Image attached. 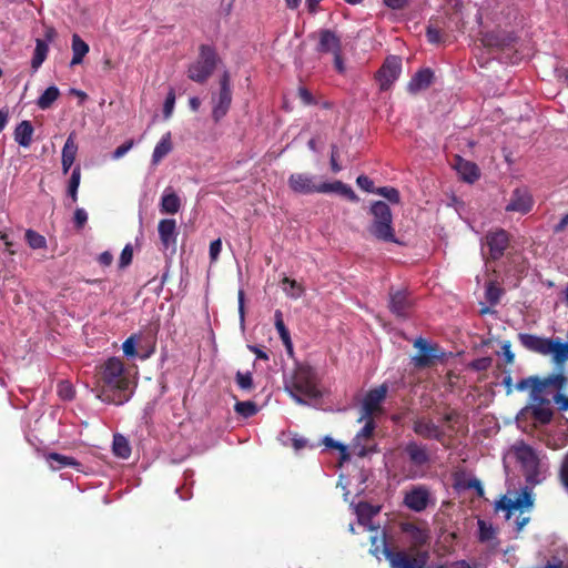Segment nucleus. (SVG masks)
Listing matches in <instances>:
<instances>
[{
    "instance_id": "26",
    "label": "nucleus",
    "mask_w": 568,
    "mask_h": 568,
    "mask_svg": "<svg viewBox=\"0 0 568 568\" xmlns=\"http://www.w3.org/2000/svg\"><path fill=\"white\" fill-rule=\"evenodd\" d=\"M433 79L434 72L430 69H422L417 71L407 83V91L412 94H416L422 90H426L433 83Z\"/></svg>"
},
{
    "instance_id": "5",
    "label": "nucleus",
    "mask_w": 568,
    "mask_h": 568,
    "mask_svg": "<svg viewBox=\"0 0 568 568\" xmlns=\"http://www.w3.org/2000/svg\"><path fill=\"white\" fill-rule=\"evenodd\" d=\"M565 382V374L557 373L550 374L547 377L540 378L538 376H529L520 379L516 385L515 389L518 392L530 390V400L540 402L541 394H550V388H560Z\"/></svg>"
},
{
    "instance_id": "50",
    "label": "nucleus",
    "mask_w": 568,
    "mask_h": 568,
    "mask_svg": "<svg viewBox=\"0 0 568 568\" xmlns=\"http://www.w3.org/2000/svg\"><path fill=\"white\" fill-rule=\"evenodd\" d=\"M426 37L430 43L438 44L442 42V31L439 28L433 26L432 22L427 26Z\"/></svg>"
},
{
    "instance_id": "30",
    "label": "nucleus",
    "mask_w": 568,
    "mask_h": 568,
    "mask_svg": "<svg viewBox=\"0 0 568 568\" xmlns=\"http://www.w3.org/2000/svg\"><path fill=\"white\" fill-rule=\"evenodd\" d=\"M33 132H34V129L31 124L30 121L28 120H24L22 122H20L16 130H14V141L23 146V148H28L30 146L31 142H32V135H33Z\"/></svg>"
},
{
    "instance_id": "61",
    "label": "nucleus",
    "mask_w": 568,
    "mask_h": 568,
    "mask_svg": "<svg viewBox=\"0 0 568 568\" xmlns=\"http://www.w3.org/2000/svg\"><path fill=\"white\" fill-rule=\"evenodd\" d=\"M385 6L393 10H403L408 7L410 0H383Z\"/></svg>"
},
{
    "instance_id": "12",
    "label": "nucleus",
    "mask_w": 568,
    "mask_h": 568,
    "mask_svg": "<svg viewBox=\"0 0 568 568\" xmlns=\"http://www.w3.org/2000/svg\"><path fill=\"white\" fill-rule=\"evenodd\" d=\"M232 103L231 78L227 71H224L220 79V92L214 102L212 118L214 122H220L229 112Z\"/></svg>"
},
{
    "instance_id": "23",
    "label": "nucleus",
    "mask_w": 568,
    "mask_h": 568,
    "mask_svg": "<svg viewBox=\"0 0 568 568\" xmlns=\"http://www.w3.org/2000/svg\"><path fill=\"white\" fill-rule=\"evenodd\" d=\"M160 241L163 250H169L176 244V222L173 219H163L158 225Z\"/></svg>"
},
{
    "instance_id": "56",
    "label": "nucleus",
    "mask_w": 568,
    "mask_h": 568,
    "mask_svg": "<svg viewBox=\"0 0 568 568\" xmlns=\"http://www.w3.org/2000/svg\"><path fill=\"white\" fill-rule=\"evenodd\" d=\"M479 527V539L481 541L489 540L493 538L494 530L490 526H487L484 520H478Z\"/></svg>"
},
{
    "instance_id": "35",
    "label": "nucleus",
    "mask_w": 568,
    "mask_h": 568,
    "mask_svg": "<svg viewBox=\"0 0 568 568\" xmlns=\"http://www.w3.org/2000/svg\"><path fill=\"white\" fill-rule=\"evenodd\" d=\"M160 207L162 213L175 214L181 207V200L174 192L164 193L161 199Z\"/></svg>"
},
{
    "instance_id": "51",
    "label": "nucleus",
    "mask_w": 568,
    "mask_h": 568,
    "mask_svg": "<svg viewBox=\"0 0 568 568\" xmlns=\"http://www.w3.org/2000/svg\"><path fill=\"white\" fill-rule=\"evenodd\" d=\"M122 349L125 356L134 357L136 356V339L135 336L132 335L128 337L122 344Z\"/></svg>"
},
{
    "instance_id": "64",
    "label": "nucleus",
    "mask_w": 568,
    "mask_h": 568,
    "mask_svg": "<svg viewBox=\"0 0 568 568\" xmlns=\"http://www.w3.org/2000/svg\"><path fill=\"white\" fill-rule=\"evenodd\" d=\"M568 227V213L565 214L560 221L554 226L552 231L555 234H559L566 231Z\"/></svg>"
},
{
    "instance_id": "21",
    "label": "nucleus",
    "mask_w": 568,
    "mask_h": 568,
    "mask_svg": "<svg viewBox=\"0 0 568 568\" xmlns=\"http://www.w3.org/2000/svg\"><path fill=\"white\" fill-rule=\"evenodd\" d=\"M316 51L320 53H332L334 55L342 51L341 38L329 29L320 30Z\"/></svg>"
},
{
    "instance_id": "14",
    "label": "nucleus",
    "mask_w": 568,
    "mask_h": 568,
    "mask_svg": "<svg viewBox=\"0 0 568 568\" xmlns=\"http://www.w3.org/2000/svg\"><path fill=\"white\" fill-rule=\"evenodd\" d=\"M414 302L407 290L389 291L388 307L390 312L399 318H407L412 312Z\"/></svg>"
},
{
    "instance_id": "32",
    "label": "nucleus",
    "mask_w": 568,
    "mask_h": 568,
    "mask_svg": "<svg viewBox=\"0 0 568 568\" xmlns=\"http://www.w3.org/2000/svg\"><path fill=\"white\" fill-rule=\"evenodd\" d=\"M72 52L73 57L71 60V65L80 64L83 58L89 52V45L85 41L81 39V37L77 33L72 36Z\"/></svg>"
},
{
    "instance_id": "15",
    "label": "nucleus",
    "mask_w": 568,
    "mask_h": 568,
    "mask_svg": "<svg viewBox=\"0 0 568 568\" xmlns=\"http://www.w3.org/2000/svg\"><path fill=\"white\" fill-rule=\"evenodd\" d=\"M532 497L530 491L526 489L523 490V493L516 498L511 499L507 497L506 495H503L500 499H498L495 503V511H505L506 513V519H510L511 514L514 510L528 508L532 506Z\"/></svg>"
},
{
    "instance_id": "55",
    "label": "nucleus",
    "mask_w": 568,
    "mask_h": 568,
    "mask_svg": "<svg viewBox=\"0 0 568 568\" xmlns=\"http://www.w3.org/2000/svg\"><path fill=\"white\" fill-rule=\"evenodd\" d=\"M356 183L362 190L376 193V189H374V182L368 176L359 175L356 180Z\"/></svg>"
},
{
    "instance_id": "46",
    "label": "nucleus",
    "mask_w": 568,
    "mask_h": 568,
    "mask_svg": "<svg viewBox=\"0 0 568 568\" xmlns=\"http://www.w3.org/2000/svg\"><path fill=\"white\" fill-rule=\"evenodd\" d=\"M558 479L568 493V453L564 456L558 471Z\"/></svg>"
},
{
    "instance_id": "10",
    "label": "nucleus",
    "mask_w": 568,
    "mask_h": 568,
    "mask_svg": "<svg viewBox=\"0 0 568 568\" xmlns=\"http://www.w3.org/2000/svg\"><path fill=\"white\" fill-rule=\"evenodd\" d=\"M414 347L418 353L412 357V363L418 369L433 367L445 357V353L437 344H430L423 337L415 339Z\"/></svg>"
},
{
    "instance_id": "18",
    "label": "nucleus",
    "mask_w": 568,
    "mask_h": 568,
    "mask_svg": "<svg viewBox=\"0 0 568 568\" xmlns=\"http://www.w3.org/2000/svg\"><path fill=\"white\" fill-rule=\"evenodd\" d=\"M387 386L385 384L367 392L363 400V417H373L374 414L382 412V403L386 398Z\"/></svg>"
},
{
    "instance_id": "45",
    "label": "nucleus",
    "mask_w": 568,
    "mask_h": 568,
    "mask_svg": "<svg viewBox=\"0 0 568 568\" xmlns=\"http://www.w3.org/2000/svg\"><path fill=\"white\" fill-rule=\"evenodd\" d=\"M366 419L364 427L358 432L355 437L356 442L361 439H369L373 436V432L375 429V422L373 417H364Z\"/></svg>"
},
{
    "instance_id": "22",
    "label": "nucleus",
    "mask_w": 568,
    "mask_h": 568,
    "mask_svg": "<svg viewBox=\"0 0 568 568\" xmlns=\"http://www.w3.org/2000/svg\"><path fill=\"white\" fill-rule=\"evenodd\" d=\"M518 341L526 349L547 356L550 338L540 337L528 333H519Z\"/></svg>"
},
{
    "instance_id": "41",
    "label": "nucleus",
    "mask_w": 568,
    "mask_h": 568,
    "mask_svg": "<svg viewBox=\"0 0 568 568\" xmlns=\"http://www.w3.org/2000/svg\"><path fill=\"white\" fill-rule=\"evenodd\" d=\"M234 409L237 414L244 417H251L257 413L255 403L251 400L237 402L234 406Z\"/></svg>"
},
{
    "instance_id": "27",
    "label": "nucleus",
    "mask_w": 568,
    "mask_h": 568,
    "mask_svg": "<svg viewBox=\"0 0 568 568\" xmlns=\"http://www.w3.org/2000/svg\"><path fill=\"white\" fill-rule=\"evenodd\" d=\"M78 152V144L75 142V133L71 132L67 138V141L62 149L61 164L64 174L69 172L72 164L74 163Z\"/></svg>"
},
{
    "instance_id": "7",
    "label": "nucleus",
    "mask_w": 568,
    "mask_h": 568,
    "mask_svg": "<svg viewBox=\"0 0 568 568\" xmlns=\"http://www.w3.org/2000/svg\"><path fill=\"white\" fill-rule=\"evenodd\" d=\"M199 58L187 69V77L197 83H204L214 72L219 57L215 49L207 44L200 45Z\"/></svg>"
},
{
    "instance_id": "17",
    "label": "nucleus",
    "mask_w": 568,
    "mask_h": 568,
    "mask_svg": "<svg viewBox=\"0 0 568 568\" xmlns=\"http://www.w3.org/2000/svg\"><path fill=\"white\" fill-rule=\"evenodd\" d=\"M534 206V199L528 189L517 187L513 191L510 199L505 206L507 212L527 214Z\"/></svg>"
},
{
    "instance_id": "11",
    "label": "nucleus",
    "mask_w": 568,
    "mask_h": 568,
    "mask_svg": "<svg viewBox=\"0 0 568 568\" xmlns=\"http://www.w3.org/2000/svg\"><path fill=\"white\" fill-rule=\"evenodd\" d=\"M402 72V59L397 55H389L376 72V80L382 91L390 89Z\"/></svg>"
},
{
    "instance_id": "31",
    "label": "nucleus",
    "mask_w": 568,
    "mask_h": 568,
    "mask_svg": "<svg viewBox=\"0 0 568 568\" xmlns=\"http://www.w3.org/2000/svg\"><path fill=\"white\" fill-rule=\"evenodd\" d=\"M568 386V376L565 375V382L560 388H550L551 399L556 405L558 410L568 412V396L565 394Z\"/></svg>"
},
{
    "instance_id": "53",
    "label": "nucleus",
    "mask_w": 568,
    "mask_h": 568,
    "mask_svg": "<svg viewBox=\"0 0 568 568\" xmlns=\"http://www.w3.org/2000/svg\"><path fill=\"white\" fill-rule=\"evenodd\" d=\"M174 104H175V93L173 90H171L168 93L166 99L164 101V105H163V114H164L165 119H168L172 115Z\"/></svg>"
},
{
    "instance_id": "16",
    "label": "nucleus",
    "mask_w": 568,
    "mask_h": 568,
    "mask_svg": "<svg viewBox=\"0 0 568 568\" xmlns=\"http://www.w3.org/2000/svg\"><path fill=\"white\" fill-rule=\"evenodd\" d=\"M412 428L417 436L424 439H435L444 444L445 432L429 417L422 416L415 418Z\"/></svg>"
},
{
    "instance_id": "54",
    "label": "nucleus",
    "mask_w": 568,
    "mask_h": 568,
    "mask_svg": "<svg viewBox=\"0 0 568 568\" xmlns=\"http://www.w3.org/2000/svg\"><path fill=\"white\" fill-rule=\"evenodd\" d=\"M282 283L288 284L291 286V288L294 290V292L287 293V295H290L291 297L298 298L303 294L304 290H303L302 285L298 284L295 280H292V278L285 276L282 280Z\"/></svg>"
},
{
    "instance_id": "28",
    "label": "nucleus",
    "mask_w": 568,
    "mask_h": 568,
    "mask_svg": "<svg viewBox=\"0 0 568 568\" xmlns=\"http://www.w3.org/2000/svg\"><path fill=\"white\" fill-rule=\"evenodd\" d=\"M402 530L408 535L414 547H422L428 542L429 531L427 528L419 527L413 523H405Z\"/></svg>"
},
{
    "instance_id": "58",
    "label": "nucleus",
    "mask_w": 568,
    "mask_h": 568,
    "mask_svg": "<svg viewBox=\"0 0 568 568\" xmlns=\"http://www.w3.org/2000/svg\"><path fill=\"white\" fill-rule=\"evenodd\" d=\"M337 159H338V149H337V146L335 144H333L332 145L329 164H331V170L334 173H338L342 170V166L339 165Z\"/></svg>"
},
{
    "instance_id": "57",
    "label": "nucleus",
    "mask_w": 568,
    "mask_h": 568,
    "mask_svg": "<svg viewBox=\"0 0 568 568\" xmlns=\"http://www.w3.org/2000/svg\"><path fill=\"white\" fill-rule=\"evenodd\" d=\"M59 395L64 399H72L74 390L68 382H61L59 384Z\"/></svg>"
},
{
    "instance_id": "49",
    "label": "nucleus",
    "mask_w": 568,
    "mask_h": 568,
    "mask_svg": "<svg viewBox=\"0 0 568 568\" xmlns=\"http://www.w3.org/2000/svg\"><path fill=\"white\" fill-rule=\"evenodd\" d=\"M297 97L300 98L304 105H314L317 103L312 92L305 87H300L297 89Z\"/></svg>"
},
{
    "instance_id": "34",
    "label": "nucleus",
    "mask_w": 568,
    "mask_h": 568,
    "mask_svg": "<svg viewBox=\"0 0 568 568\" xmlns=\"http://www.w3.org/2000/svg\"><path fill=\"white\" fill-rule=\"evenodd\" d=\"M172 150L171 133H165L161 140L156 143L153 154L152 162L159 163L164 156H166Z\"/></svg>"
},
{
    "instance_id": "47",
    "label": "nucleus",
    "mask_w": 568,
    "mask_h": 568,
    "mask_svg": "<svg viewBox=\"0 0 568 568\" xmlns=\"http://www.w3.org/2000/svg\"><path fill=\"white\" fill-rule=\"evenodd\" d=\"M133 258V248L131 244H126L124 248L121 252L120 260H119V267L125 268L132 263Z\"/></svg>"
},
{
    "instance_id": "20",
    "label": "nucleus",
    "mask_w": 568,
    "mask_h": 568,
    "mask_svg": "<svg viewBox=\"0 0 568 568\" xmlns=\"http://www.w3.org/2000/svg\"><path fill=\"white\" fill-rule=\"evenodd\" d=\"M383 552L392 568H422L419 561L404 550L392 549L385 544Z\"/></svg>"
},
{
    "instance_id": "24",
    "label": "nucleus",
    "mask_w": 568,
    "mask_h": 568,
    "mask_svg": "<svg viewBox=\"0 0 568 568\" xmlns=\"http://www.w3.org/2000/svg\"><path fill=\"white\" fill-rule=\"evenodd\" d=\"M453 166L462 176V179L468 183H473L479 178V169L477 164L467 161L459 155L454 158Z\"/></svg>"
},
{
    "instance_id": "1",
    "label": "nucleus",
    "mask_w": 568,
    "mask_h": 568,
    "mask_svg": "<svg viewBox=\"0 0 568 568\" xmlns=\"http://www.w3.org/2000/svg\"><path fill=\"white\" fill-rule=\"evenodd\" d=\"M98 398L122 405L131 397L130 378L123 362L118 357L108 358L95 374Z\"/></svg>"
},
{
    "instance_id": "38",
    "label": "nucleus",
    "mask_w": 568,
    "mask_h": 568,
    "mask_svg": "<svg viewBox=\"0 0 568 568\" xmlns=\"http://www.w3.org/2000/svg\"><path fill=\"white\" fill-rule=\"evenodd\" d=\"M60 97V90L55 85H51L38 98L37 105L41 110H48Z\"/></svg>"
},
{
    "instance_id": "44",
    "label": "nucleus",
    "mask_w": 568,
    "mask_h": 568,
    "mask_svg": "<svg viewBox=\"0 0 568 568\" xmlns=\"http://www.w3.org/2000/svg\"><path fill=\"white\" fill-rule=\"evenodd\" d=\"M486 300L490 305H496L503 295V290L495 285L493 282L488 283L486 287Z\"/></svg>"
},
{
    "instance_id": "13",
    "label": "nucleus",
    "mask_w": 568,
    "mask_h": 568,
    "mask_svg": "<svg viewBox=\"0 0 568 568\" xmlns=\"http://www.w3.org/2000/svg\"><path fill=\"white\" fill-rule=\"evenodd\" d=\"M483 44L491 52L515 51L516 37L506 31H494L486 33L481 39Z\"/></svg>"
},
{
    "instance_id": "9",
    "label": "nucleus",
    "mask_w": 568,
    "mask_h": 568,
    "mask_svg": "<svg viewBox=\"0 0 568 568\" xmlns=\"http://www.w3.org/2000/svg\"><path fill=\"white\" fill-rule=\"evenodd\" d=\"M509 246V234L504 229L487 232L481 242V254L487 261L501 258Z\"/></svg>"
},
{
    "instance_id": "33",
    "label": "nucleus",
    "mask_w": 568,
    "mask_h": 568,
    "mask_svg": "<svg viewBox=\"0 0 568 568\" xmlns=\"http://www.w3.org/2000/svg\"><path fill=\"white\" fill-rule=\"evenodd\" d=\"M275 328L278 332L280 338L282 339L286 349L291 353L293 351L292 339L287 327L283 321V313L281 310H276L274 313Z\"/></svg>"
},
{
    "instance_id": "37",
    "label": "nucleus",
    "mask_w": 568,
    "mask_h": 568,
    "mask_svg": "<svg viewBox=\"0 0 568 568\" xmlns=\"http://www.w3.org/2000/svg\"><path fill=\"white\" fill-rule=\"evenodd\" d=\"M49 45L45 40L37 39L36 49L31 60V68L37 71L47 59Z\"/></svg>"
},
{
    "instance_id": "3",
    "label": "nucleus",
    "mask_w": 568,
    "mask_h": 568,
    "mask_svg": "<svg viewBox=\"0 0 568 568\" xmlns=\"http://www.w3.org/2000/svg\"><path fill=\"white\" fill-rule=\"evenodd\" d=\"M291 396L297 404L304 405L303 397L315 399L322 396L317 387L316 373L311 366H298L294 372L290 385L286 386Z\"/></svg>"
},
{
    "instance_id": "42",
    "label": "nucleus",
    "mask_w": 568,
    "mask_h": 568,
    "mask_svg": "<svg viewBox=\"0 0 568 568\" xmlns=\"http://www.w3.org/2000/svg\"><path fill=\"white\" fill-rule=\"evenodd\" d=\"M376 194L387 199L390 203L398 204L400 195L397 189L393 186H382L376 189Z\"/></svg>"
},
{
    "instance_id": "48",
    "label": "nucleus",
    "mask_w": 568,
    "mask_h": 568,
    "mask_svg": "<svg viewBox=\"0 0 568 568\" xmlns=\"http://www.w3.org/2000/svg\"><path fill=\"white\" fill-rule=\"evenodd\" d=\"M491 364H493L491 357H480V358L474 359L469 364V367L477 372H484V371H487L491 366Z\"/></svg>"
},
{
    "instance_id": "62",
    "label": "nucleus",
    "mask_w": 568,
    "mask_h": 568,
    "mask_svg": "<svg viewBox=\"0 0 568 568\" xmlns=\"http://www.w3.org/2000/svg\"><path fill=\"white\" fill-rule=\"evenodd\" d=\"M0 240L3 242L4 248L10 255L16 254V251L13 250L14 244L6 231H0Z\"/></svg>"
},
{
    "instance_id": "25",
    "label": "nucleus",
    "mask_w": 568,
    "mask_h": 568,
    "mask_svg": "<svg viewBox=\"0 0 568 568\" xmlns=\"http://www.w3.org/2000/svg\"><path fill=\"white\" fill-rule=\"evenodd\" d=\"M550 394H541L542 403L532 402L531 406V416L539 424L546 425L549 424L554 417V412L549 407L550 398H548Z\"/></svg>"
},
{
    "instance_id": "19",
    "label": "nucleus",
    "mask_w": 568,
    "mask_h": 568,
    "mask_svg": "<svg viewBox=\"0 0 568 568\" xmlns=\"http://www.w3.org/2000/svg\"><path fill=\"white\" fill-rule=\"evenodd\" d=\"M430 494L427 487L416 486L405 494L404 504L410 510L420 513L428 506Z\"/></svg>"
},
{
    "instance_id": "8",
    "label": "nucleus",
    "mask_w": 568,
    "mask_h": 568,
    "mask_svg": "<svg viewBox=\"0 0 568 568\" xmlns=\"http://www.w3.org/2000/svg\"><path fill=\"white\" fill-rule=\"evenodd\" d=\"M403 454L409 464V476L412 478L423 477L432 463L427 445L414 439L409 440L403 447Z\"/></svg>"
},
{
    "instance_id": "6",
    "label": "nucleus",
    "mask_w": 568,
    "mask_h": 568,
    "mask_svg": "<svg viewBox=\"0 0 568 568\" xmlns=\"http://www.w3.org/2000/svg\"><path fill=\"white\" fill-rule=\"evenodd\" d=\"M513 452L521 466L526 483L530 486L540 484L542 480L540 460L535 449L525 443H519L513 447Z\"/></svg>"
},
{
    "instance_id": "4",
    "label": "nucleus",
    "mask_w": 568,
    "mask_h": 568,
    "mask_svg": "<svg viewBox=\"0 0 568 568\" xmlns=\"http://www.w3.org/2000/svg\"><path fill=\"white\" fill-rule=\"evenodd\" d=\"M369 213L373 220L368 231L375 239L386 243L402 244L395 235L393 214L387 203L383 201L374 202Z\"/></svg>"
},
{
    "instance_id": "43",
    "label": "nucleus",
    "mask_w": 568,
    "mask_h": 568,
    "mask_svg": "<svg viewBox=\"0 0 568 568\" xmlns=\"http://www.w3.org/2000/svg\"><path fill=\"white\" fill-rule=\"evenodd\" d=\"M235 381L237 386L243 390H251L254 386L251 372L242 373L239 371L235 375Z\"/></svg>"
},
{
    "instance_id": "60",
    "label": "nucleus",
    "mask_w": 568,
    "mask_h": 568,
    "mask_svg": "<svg viewBox=\"0 0 568 568\" xmlns=\"http://www.w3.org/2000/svg\"><path fill=\"white\" fill-rule=\"evenodd\" d=\"M133 146V141L132 140H129L126 142H124L123 144H121L120 146H118L114 152H113V158L114 159H120L122 158L124 154H126Z\"/></svg>"
},
{
    "instance_id": "59",
    "label": "nucleus",
    "mask_w": 568,
    "mask_h": 568,
    "mask_svg": "<svg viewBox=\"0 0 568 568\" xmlns=\"http://www.w3.org/2000/svg\"><path fill=\"white\" fill-rule=\"evenodd\" d=\"M222 250L221 239H216L210 244V258L212 262L216 261Z\"/></svg>"
},
{
    "instance_id": "63",
    "label": "nucleus",
    "mask_w": 568,
    "mask_h": 568,
    "mask_svg": "<svg viewBox=\"0 0 568 568\" xmlns=\"http://www.w3.org/2000/svg\"><path fill=\"white\" fill-rule=\"evenodd\" d=\"M467 488L469 489H474L477 494L478 497H483L485 491H484V487L480 483L479 479L477 478H471L467 481Z\"/></svg>"
},
{
    "instance_id": "52",
    "label": "nucleus",
    "mask_w": 568,
    "mask_h": 568,
    "mask_svg": "<svg viewBox=\"0 0 568 568\" xmlns=\"http://www.w3.org/2000/svg\"><path fill=\"white\" fill-rule=\"evenodd\" d=\"M88 221V213L84 209L78 207L73 214V223L77 230H82Z\"/></svg>"
},
{
    "instance_id": "29",
    "label": "nucleus",
    "mask_w": 568,
    "mask_h": 568,
    "mask_svg": "<svg viewBox=\"0 0 568 568\" xmlns=\"http://www.w3.org/2000/svg\"><path fill=\"white\" fill-rule=\"evenodd\" d=\"M47 460L53 470H60L65 467H72L79 469L81 467L80 462L71 456H65L59 453H50L47 456Z\"/></svg>"
},
{
    "instance_id": "36",
    "label": "nucleus",
    "mask_w": 568,
    "mask_h": 568,
    "mask_svg": "<svg viewBox=\"0 0 568 568\" xmlns=\"http://www.w3.org/2000/svg\"><path fill=\"white\" fill-rule=\"evenodd\" d=\"M112 450L116 457L128 459L131 455L129 440L123 435L115 434L113 436Z\"/></svg>"
},
{
    "instance_id": "39",
    "label": "nucleus",
    "mask_w": 568,
    "mask_h": 568,
    "mask_svg": "<svg viewBox=\"0 0 568 568\" xmlns=\"http://www.w3.org/2000/svg\"><path fill=\"white\" fill-rule=\"evenodd\" d=\"M81 181V168L77 165L70 176L68 184V195L71 197L72 203L78 201V189Z\"/></svg>"
},
{
    "instance_id": "2",
    "label": "nucleus",
    "mask_w": 568,
    "mask_h": 568,
    "mask_svg": "<svg viewBox=\"0 0 568 568\" xmlns=\"http://www.w3.org/2000/svg\"><path fill=\"white\" fill-rule=\"evenodd\" d=\"M316 178L308 173H292L287 184L291 191L297 194L337 193L351 202H358L353 189L342 181L316 183Z\"/></svg>"
},
{
    "instance_id": "40",
    "label": "nucleus",
    "mask_w": 568,
    "mask_h": 568,
    "mask_svg": "<svg viewBox=\"0 0 568 568\" xmlns=\"http://www.w3.org/2000/svg\"><path fill=\"white\" fill-rule=\"evenodd\" d=\"M26 241L33 250L44 248L47 246L45 237L33 230H27Z\"/></svg>"
}]
</instances>
